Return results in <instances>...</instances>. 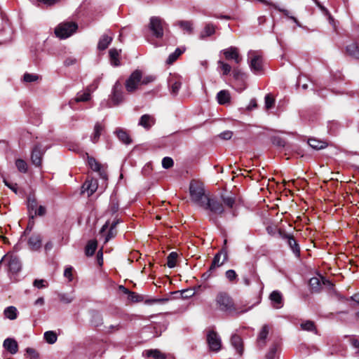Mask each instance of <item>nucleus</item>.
I'll use <instances>...</instances> for the list:
<instances>
[{
    "label": "nucleus",
    "instance_id": "nucleus-1",
    "mask_svg": "<svg viewBox=\"0 0 359 359\" xmlns=\"http://www.w3.org/2000/svg\"><path fill=\"white\" fill-rule=\"evenodd\" d=\"M215 306L220 311L228 313H236L237 314L245 313L251 309V307H249L245 310L238 311L232 298L224 292H220L217 294L215 297Z\"/></svg>",
    "mask_w": 359,
    "mask_h": 359
},
{
    "label": "nucleus",
    "instance_id": "nucleus-2",
    "mask_svg": "<svg viewBox=\"0 0 359 359\" xmlns=\"http://www.w3.org/2000/svg\"><path fill=\"white\" fill-rule=\"evenodd\" d=\"M189 194L191 201L201 208L205 206L209 199L205 194L204 184L199 181L192 180L190 182Z\"/></svg>",
    "mask_w": 359,
    "mask_h": 359
},
{
    "label": "nucleus",
    "instance_id": "nucleus-3",
    "mask_svg": "<svg viewBox=\"0 0 359 359\" xmlns=\"http://www.w3.org/2000/svg\"><path fill=\"white\" fill-rule=\"evenodd\" d=\"M248 61L250 68L254 74H261L263 69V55L260 50H249Z\"/></svg>",
    "mask_w": 359,
    "mask_h": 359
},
{
    "label": "nucleus",
    "instance_id": "nucleus-4",
    "mask_svg": "<svg viewBox=\"0 0 359 359\" xmlns=\"http://www.w3.org/2000/svg\"><path fill=\"white\" fill-rule=\"evenodd\" d=\"M78 29V25L74 22L60 23L55 29V35L60 39H67L72 36Z\"/></svg>",
    "mask_w": 359,
    "mask_h": 359
},
{
    "label": "nucleus",
    "instance_id": "nucleus-5",
    "mask_svg": "<svg viewBox=\"0 0 359 359\" xmlns=\"http://www.w3.org/2000/svg\"><path fill=\"white\" fill-rule=\"evenodd\" d=\"M165 25V22L161 18L154 16L150 18L149 29L154 37L161 39L163 36Z\"/></svg>",
    "mask_w": 359,
    "mask_h": 359
},
{
    "label": "nucleus",
    "instance_id": "nucleus-6",
    "mask_svg": "<svg viewBox=\"0 0 359 359\" xmlns=\"http://www.w3.org/2000/svg\"><path fill=\"white\" fill-rule=\"evenodd\" d=\"M142 71L139 69L135 70L128 79L126 81V89L128 93L135 92L141 83Z\"/></svg>",
    "mask_w": 359,
    "mask_h": 359
},
{
    "label": "nucleus",
    "instance_id": "nucleus-7",
    "mask_svg": "<svg viewBox=\"0 0 359 359\" xmlns=\"http://www.w3.org/2000/svg\"><path fill=\"white\" fill-rule=\"evenodd\" d=\"M228 255L227 252L225 249H222L219 252L217 253L212 260V264L210 266L209 270L203 274L204 279L210 277L212 271L218 266L223 264V263L227 259Z\"/></svg>",
    "mask_w": 359,
    "mask_h": 359
},
{
    "label": "nucleus",
    "instance_id": "nucleus-8",
    "mask_svg": "<svg viewBox=\"0 0 359 359\" xmlns=\"http://www.w3.org/2000/svg\"><path fill=\"white\" fill-rule=\"evenodd\" d=\"M209 349L214 352H218L222 348V339L220 336L214 330H209L206 336Z\"/></svg>",
    "mask_w": 359,
    "mask_h": 359
},
{
    "label": "nucleus",
    "instance_id": "nucleus-9",
    "mask_svg": "<svg viewBox=\"0 0 359 359\" xmlns=\"http://www.w3.org/2000/svg\"><path fill=\"white\" fill-rule=\"evenodd\" d=\"M203 208L209 210L211 212L215 215H221L224 211V207L220 202L210 198L207 201L205 205L203 206Z\"/></svg>",
    "mask_w": 359,
    "mask_h": 359
},
{
    "label": "nucleus",
    "instance_id": "nucleus-10",
    "mask_svg": "<svg viewBox=\"0 0 359 359\" xmlns=\"http://www.w3.org/2000/svg\"><path fill=\"white\" fill-rule=\"evenodd\" d=\"M222 52L226 60H232L236 64H239L242 61V57L239 54L238 48L235 46H230L222 50Z\"/></svg>",
    "mask_w": 359,
    "mask_h": 359
},
{
    "label": "nucleus",
    "instance_id": "nucleus-11",
    "mask_svg": "<svg viewBox=\"0 0 359 359\" xmlns=\"http://www.w3.org/2000/svg\"><path fill=\"white\" fill-rule=\"evenodd\" d=\"M111 100L115 105L118 104L123 100L122 85L119 81H116L112 88Z\"/></svg>",
    "mask_w": 359,
    "mask_h": 359
},
{
    "label": "nucleus",
    "instance_id": "nucleus-12",
    "mask_svg": "<svg viewBox=\"0 0 359 359\" xmlns=\"http://www.w3.org/2000/svg\"><path fill=\"white\" fill-rule=\"evenodd\" d=\"M88 163L90 168L99 173L100 177L104 181L107 180V175L102 165L93 157H88Z\"/></svg>",
    "mask_w": 359,
    "mask_h": 359
},
{
    "label": "nucleus",
    "instance_id": "nucleus-13",
    "mask_svg": "<svg viewBox=\"0 0 359 359\" xmlns=\"http://www.w3.org/2000/svg\"><path fill=\"white\" fill-rule=\"evenodd\" d=\"M6 261H8V267L10 272L15 273L21 269V263L19 259L13 255H6Z\"/></svg>",
    "mask_w": 359,
    "mask_h": 359
},
{
    "label": "nucleus",
    "instance_id": "nucleus-14",
    "mask_svg": "<svg viewBox=\"0 0 359 359\" xmlns=\"http://www.w3.org/2000/svg\"><path fill=\"white\" fill-rule=\"evenodd\" d=\"M270 327L269 325H264L259 331L257 338V346L262 348L265 346L266 344V339L268 337V334L269 333Z\"/></svg>",
    "mask_w": 359,
    "mask_h": 359
},
{
    "label": "nucleus",
    "instance_id": "nucleus-15",
    "mask_svg": "<svg viewBox=\"0 0 359 359\" xmlns=\"http://www.w3.org/2000/svg\"><path fill=\"white\" fill-rule=\"evenodd\" d=\"M269 299L274 309H278L283 306V298L280 292L278 290L273 291L269 295Z\"/></svg>",
    "mask_w": 359,
    "mask_h": 359
},
{
    "label": "nucleus",
    "instance_id": "nucleus-16",
    "mask_svg": "<svg viewBox=\"0 0 359 359\" xmlns=\"http://www.w3.org/2000/svg\"><path fill=\"white\" fill-rule=\"evenodd\" d=\"M231 344L239 355H242L243 354V341L240 336L236 334H233L231 338Z\"/></svg>",
    "mask_w": 359,
    "mask_h": 359
},
{
    "label": "nucleus",
    "instance_id": "nucleus-17",
    "mask_svg": "<svg viewBox=\"0 0 359 359\" xmlns=\"http://www.w3.org/2000/svg\"><path fill=\"white\" fill-rule=\"evenodd\" d=\"M28 245L33 251L39 250L42 245V237L40 234H33L28 240Z\"/></svg>",
    "mask_w": 359,
    "mask_h": 359
},
{
    "label": "nucleus",
    "instance_id": "nucleus-18",
    "mask_svg": "<svg viewBox=\"0 0 359 359\" xmlns=\"http://www.w3.org/2000/svg\"><path fill=\"white\" fill-rule=\"evenodd\" d=\"M156 122L155 118L149 114L142 115L138 122V125L143 127L146 130L150 129Z\"/></svg>",
    "mask_w": 359,
    "mask_h": 359
},
{
    "label": "nucleus",
    "instance_id": "nucleus-19",
    "mask_svg": "<svg viewBox=\"0 0 359 359\" xmlns=\"http://www.w3.org/2000/svg\"><path fill=\"white\" fill-rule=\"evenodd\" d=\"M112 40L113 36L111 34H110V32L109 31L108 33H105L101 36L97 43V48L100 50H104L107 49L109 44L111 43Z\"/></svg>",
    "mask_w": 359,
    "mask_h": 359
},
{
    "label": "nucleus",
    "instance_id": "nucleus-20",
    "mask_svg": "<svg viewBox=\"0 0 359 359\" xmlns=\"http://www.w3.org/2000/svg\"><path fill=\"white\" fill-rule=\"evenodd\" d=\"M4 348L11 354H15L18 351V344L15 339L6 338L3 343Z\"/></svg>",
    "mask_w": 359,
    "mask_h": 359
},
{
    "label": "nucleus",
    "instance_id": "nucleus-21",
    "mask_svg": "<svg viewBox=\"0 0 359 359\" xmlns=\"http://www.w3.org/2000/svg\"><path fill=\"white\" fill-rule=\"evenodd\" d=\"M104 130V126L100 123L97 122L93 128V132L90 136V140L93 144H96L100 137V135L102 131Z\"/></svg>",
    "mask_w": 359,
    "mask_h": 359
},
{
    "label": "nucleus",
    "instance_id": "nucleus-22",
    "mask_svg": "<svg viewBox=\"0 0 359 359\" xmlns=\"http://www.w3.org/2000/svg\"><path fill=\"white\" fill-rule=\"evenodd\" d=\"M42 156L43 151H41V147L39 145H36L34 147L31 155L32 163L36 166H40L41 163Z\"/></svg>",
    "mask_w": 359,
    "mask_h": 359
},
{
    "label": "nucleus",
    "instance_id": "nucleus-23",
    "mask_svg": "<svg viewBox=\"0 0 359 359\" xmlns=\"http://www.w3.org/2000/svg\"><path fill=\"white\" fill-rule=\"evenodd\" d=\"M90 99V90L87 89L85 91L79 92L76 94V96L74 99L71 100L69 101V105L72 108H73V104L74 102H87Z\"/></svg>",
    "mask_w": 359,
    "mask_h": 359
},
{
    "label": "nucleus",
    "instance_id": "nucleus-24",
    "mask_svg": "<svg viewBox=\"0 0 359 359\" xmlns=\"http://www.w3.org/2000/svg\"><path fill=\"white\" fill-rule=\"evenodd\" d=\"M283 238L287 241L288 245L296 256H299L300 250L299 245L294 237L289 234H285Z\"/></svg>",
    "mask_w": 359,
    "mask_h": 359
},
{
    "label": "nucleus",
    "instance_id": "nucleus-25",
    "mask_svg": "<svg viewBox=\"0 0 359 359\" xmlns=\"http://www.w3.org/2000/svg\"><path fill=\"white\" fill-rule=\"evenodd\" d=\"M121 50H117L116 48H111L109 51L110 63L114 67H118L121 65L120 62V53Z\"/></svg>",
    "mask_w": 359,
    "mask_h": 359
},
{
    "label": "nucleus",
    "instance_id": "nucleus-26",
    "mask_svg": "<svg viewBox=\"0 0 359 359\" xmlns=\"http://www.w3.org/2000/svg\"><path fill=\"white\" fill-rule=\"evenodd\" d=\"M216 98L219 104L224 105L230 102L231 95L229 90H222L217 93Z\"/></svg>",
    "mask_w": 359,
    "mask_h": 359
},
{
    "label": "nucleus",
    "instance_id": "nucleus-27",
    "mask_svg": "<svg viewBox=\"0 0 359 359\" xmlns=\"http://www.w3.org/2000/svg\"><path fill=\"white\" fill-rule=\"evenodd\" d=\"M215 32V27L211 24L208 23L205 25L204 29L201 32L199 35L200 39H205L208 36L213 35Z\"/></svg>",
    "mask_w": 359,
    "mask_h": 359
},
{
    "label": "nucleus",
    "instance_id": "nucleus-28",
    "mask_svg": "<svg viewBox=\"0 0 359 359\" xmlns=\"http://www.w3.org/2000/svg\"><path fill=\"white\" fill-rule=\"evenodd\" d=\"M83 189L87 191L88 196H91L97 189L96 180L86 181L83 185Z\"/></svg>",
    "mask_w": 359,
    "mask_h": 359
},
{
    "label": "nucleus",
    "instance_id": "nucleus-29",
    "mask_svg": "<svg viewBox=\"0 0 359 359\" xmlns=\"http://www.w3.org/2000/svg\"><path fill=\"white\" fill-rule=\"evenodd\" d=\"M143 354L154 359H166V355L158 349L147 350Z\"/></svg>",
    "mask_w": 359,
    "mask_h": 359
},
{
    "label": "nucleus",
    "instance_id": "nucleus-30",
    "mask_svg": "<svg viewBox=\"0 0 359 359\" xmlns=\"http://www.w3.org/2000/svg\"><path fill=\"white\" fill-rule=\"evenodd\" d=\"M18 310L15 306H10L6 307L4 311V315L5 318L9 320H15L18 317Z\"/></svg>",
    "mask_w": 359,
    "mask_h": 359
},
{
    "label": "nucleus",
    "instance_id": "nucleus-31",
    "mask_svg": "<svg viewBox=\"0 0 359 359\" xmlns=\"http://www.w3.org/2000/svg\"><path fill=\"white\" fill-rule=\"evenodd\" d=\"M347 53L353 57L359 59V46L356 43H352L346 48Z\"/></svg>",
    "mask_w": 359,
    "mask_h": 359
},
{
    "label": "nucleus",
    "instance_id": "nucleus-32",
    "mask_svg": "<svg viewBox=\"0 0 359 359\" xmlns=\"http://www.w3.org/2000/svg\"><path fill=\"white\" fill-rule=\"evenodd\" d=\"M118 140L126 144L131 142V139L128 134L121 128H118L115 131Z\"/></svg>",
    "mask_w": 359,
    "mask_h": 359
},
{
    "label": "nucleus",
    "instance_id": "nucleus-33",
    "mask_svg": "<svg viewBox=\"0 0 359 359\" xmlns=\"http://www.w3.org/2000/svg\"><path fill=\"white\" fill-rule=\"evenodd\" d=\"M175 25L189 34H191L193 32V24L191 21L181 20L176 22Z\"/></svg>",
    "mask_w": 359,
    "mask_h": 359
},
{
    "label": "nucleus",
    "instance_id": "nucleus-34",
    "mask_svg": "<svg viewBox=\"0 0 359 359\" xmlns=\"http://www.w3.org/2000/svg\"><path fill=\"white\" fill-rule=\"evenodd\" d=\"M321 279H323V277H313L309 280V285L313 291H319L321 286Z\"/></svg>",
    "mask_w": 359,
    "mask_h": 359
},
{
    "label": "nucleus",
    "instance_id": "nucleus-35",
    "mask_svg": "<svg viewBox=\"0 0 359 359\" xmlns=\"http://www.w3.org/2000/svg\"><path fill=\"white\" fill-rule=\"evenodd\" d=\"M184 51V49H181L180 48H176L173 53L169 55L166 60V63L168 65L172 64L175 61L177 60L180 55L183 53Z\"/></svg>",
    "mask_w": 359,
    "mask_h": 359
},
{
    "label": "nucleus",
    "instance_id": "nucleus-36",
    "mask_svg": "<svg viewBox=\"0 0 359 359\" xmlns=\"http://www.w3.org/2000/svg\"><path fill=\"white\" fill-rule=\"evenodd\" d=\"M300 326L303 330L308 332H313L315 334H317V330L315 326V323L311 320H306L302 323Z\"/></svg>",
    "mask_w": 359,
    "mask_h": 359
},
{
    "label": "nucleus",
    "instance_id": "nucleus-37",
    "mask_svg": "<svg viewBox=\"0 0 359 359\" xmlns=\"http://www.w3.org/2000/svg\"><path fill=\"white\" fill-rule=\"evenodd\" d=\"M97 241L95 240H91L88 241L86 247V255L87 256H92L94 255L96 249H97Z\"/></svg>",
    "mask_w": 359,
    "mask_h": 359
},
{
    "label": "nucleus",
    "instance_id": "nucleus-38",
    "mask_svg": "<svg viewBox=\"0 0 359 359\" xmlns=\"http://www.w3.org/2000/svg\"><path fill=\"white\" fill-rule=\"evenodd\" d=\"M222 200L223 203L225 204V205L229 208H233L236 202L235 196L232 194L228 196L222 195Z\"/></svg>",
    "mask_w": 359,
    "mask_h": 359
},
{
    "label": "nucleus",
    "instance_id": "nucleus-39",
    "mask_svg": "<svg viewBox=\"0 0 359 359\" xmlns=\"http://www.w3.org/2000/svg\"><path fill=\"white\" fill-rule=\"evenodd\" d=\"M44 339L47 343L53 344L56 342L57 336L53 331H47L44 333Z\"/></svg>",
    "mask_w": 359,
    "mask_h": 359
},
{
    "label": "nucleus",
    "instance_id": "nucleus-40",
    "mask_svg": "<svg viewBox=\"0 0 359 359\" xmlns=\"http://www.w3.org/2000/svg\"><path fill=\"white\" fill-rule=\"evenodd\" d=\"M177 256V253L175 252H172L169 254L167 257V266L169 268H173L175 266Z\"/></svg>",
    "mask_w": 359,
    "mask_h": 359
},
{
    "label": "nucleus",
    "instance_id": "nucleus-41",
    "mask_svg": "<svg viewBox=\"0 0 359 359\" xmlns=\"http://www.w3.org/2000/svg\"><path fill=\"white\" fill-rule=\"evenodd\" d=\"M309 146L315 149H321L325 147V143L316 139H309L308 141Z\"/></svg>",
    "mask_w": 359,
    "mask_h": 359
},
{
    "label": "nucleus",
    "instance_id": "nucleus-42",
    "mask_svg": "<svg viewBox=\"0 0 359 359\" xmlns=\"http://www.w3.org/2000/svg\"><path fill=\"white\" fill-rule=\"evenodd\" d=\"M59 299L64 304H70L74 299V297L70 294L60 293L58 294Z\"/></svg>",
    "mask_w": 359,
    "mask_h": 359
},
{
    "label": "nucleus",
    "instance_id": "nucleus-43",
    "mask_svg": "<svg viewBox=\"0 0 359 359\" xmlns=\"http://www.w3.org/2000/svg\"><path fill=\"white\" fill-rule=\"evenodd\" d=\"M36 5L37 6H40L41 5H43L46 7L54 6L55 4L60 2L62 0H35Z\"/></svg>",
    "mask_w": 359,
    "mask_h": 359
},
{
    "label": "nucleus",
    "instance_id": "nucleus-44",
    "mask_svg": "<svg viewBox=\"0 0 359 359\" xmlns=\"http://www.w3.org/2000/svg\"><path fill=\"white\" fill-rule=\"evenodd\" d=\"M218 65L222 71L223 75H228L231 71V67L222 60L218 61Z\"/></svg>",
    "mask_w": 359,
    "mask_h": 359
},
{
    "label": "nucleus",
    "instance_id": "nucleus-45",
    "mask_svg": "<svg viewBox=\"0 0 359 359\" xmlns=\"http://www.w3.org/2000/svg\"><path fill=\"white\" fill-rule=\"evenodd\" d=\"M15 165L18 170L21 172H26L27 171V163L22 159H18L15 161Z\"/></svg>",
    "mask_w": 359,
    "mask_h": 359
},
{
    "label": "nucleus",
    "instance_id": "nucleus-46",
    "mask_svg": "<svg viewBox=\"0 0 359 359\" xmlns=\"http://www.w3.org/2000/svg\"><path fill=\"white\" fill-rule=\"evenodd\" d=\"M37 208V201L35 198L29 197L27 199V208L29 213L32 214V211H35Z\"/></svg>",
    "mask_w": 359,
    "mask_h": 359
},
{
    "label": "nucleus",
    "instance_id": "nucleus-47",
    "mask_svg": "<svg viewBox=\"0 0 359 359\" xmlns=\"http://www.w3.org/2000/svg\"><path fill=\"white\" fill-rule=\"evenodd\" d=\"M265 108L266 109H271L275 103V100L271 96L270 94H266L264 97Z\"/></svg>",
    "mask_w": 359,
    "mask_h": 359
},
{
    "label": "nucleus",
    "instance_id": "nucleus-48",
    "mask_svg": "<svg viewBox=\"0 0 359 359\" xmlns=\"http://www.w3.org/2000/svg\"><path fill=\"white\" fill-rule=\"evenodd\" d=\"M171 86V93L177 95L181 88L182 83L180 81H175L174 82L170 81Z\"/></svg>",
    "mask_w": 359,
    "mask_h": 359
},
{
    "label": "nucleus",
    "instance_id": "nucleus-49",
    "mask_svg": "<svg viewBox=\"0 0 359 359\" xmlns=\"http://www.w3.org/2000/svg\"><path fill=\"white\" fill-rule=\"evenodd\" d=\"M38 79H39L38 75L34 74H29V73L25 74L24 77H23L24 81L25 82H28V83L36 81L38 80Z\"/></svg>",
    "mask_w": 359,
    "mask_h": 359
},
{
    "label": "nucleus",
    "instance_id": "nucleus-50",
    "mask_svg": "<svg viewBox=\"0 0 359 359\" xmlns=\"http://www.w3.org/2000/svg\"><path fill=\"white\" fill-rule=\"evenodd\" d=\"M34 286L37 287L38 289H42L48 287V283L46 280L43 279H36L34 281Z\"/></svg>",
    "mask_w": 359,
    "mask_h": 359
},
{
    "label": "nucleus",
    "instance_id": "nucleus-51",
    "mask_svg": "<svg viewBox=\"0 0 359 359\" xmlns=\"http://www.w3.org/2000/svg\"><path fill=\"white\" fill-rule=\"evenodd\" d=\"M173 163V160L170 157H164L162 160V166L165 169L172 167Z\"/></svg>",
    "mask_w": 359,
    "mask_h": 359
},
{
    "label": "nucleus",
    "instance_id": "nucleus-52",
    "mask_svg": "<svg viewBox=\"0 0 359 359\" xmlns=\"http://www.w3.org/2000/svg\"><path fill=\"white\" fill-rule=\"evenodd\" d=\"M226 278L231 282L237 279V274L233 269L227 270L225 273Z\"/></svg>",
    "mask_w": 359,
    "mask_h": 359
},
{
    "label": "nucleus",
    "instance_id": "nucleus-53",
    "mask_svg": "<svg viewBox=\"0 0 359 359\" xmlns=\"http://www.w3.org/2000/svg\"><path fill=\"white\" fill-rule=\"evenodd\" d=\"M3 182L7 187H8L10 189H11L14 193L17 194L18 185L16 183L10 182L4 177L3 179Z\"/></svg>",
    "mask_w": 359,
    "mask_h": 359
},
{
    "label": "nucleus",
    "instance_id": "nucleus-54",
    "mask_svg": "<svg viewBox=\"0 0 359 359\" xmlns=\"http://www.w3.org/2000/svg\"><path fill=\"white\" fill-rule=\"evenodd\" d=\"M116 235V230L109 227V229L104 238V243H107L110 239L114 238Z\"/></svg>",
    "mask_w": 359,
    "mask_h": 359
},
{
    "label": "nucleus",
    "instance_id": "nucleus-55",
    "mask_svg": "<svg viewBox=\"0 0 359 359\" xmlns=\"http://www.w3.org/2000/svg\"><path fill=\"white\" fill-rule=\"evenodd\" d=\"M155 79H156V77L153 75H148L146 76H143L142 75L141 83H142V85H147L148 83H150L154 81Z\"/></svg>",
    "mask_w": 359,
    "mask_h": 359
},
{
    "label": "nucleus",
    "instance_id": "nucleus-56",
    "mask_svg": "<svg viewBox=\"0 0 359 359\" xmlns=\"http://www.w3.org/2000/svg\"><path fill=\"white\" fill-rule=\"evenodd\" d=\"M46 213V208L45 206L39 205V208L36 209L34 211V214L32 215V217L33 218L34 216H43Z\"/></svg>",
    "mask_w": 359,
    "mask_h": 359
},
{
    "label": "nucleus",
    "instance_id": "nucleus-57",
    "mask_svg": "<svg viewBox=\"0 0 359 359\" xmlns=\"http://www.w3.org/2000/svg\"><path fill=\"white\" fill-rule=\"evenodd\" d=\"M277 351V347L276 346H273L269 348V351H268L266 354V358L267 359H276V353Z\"/></svg>",
    "mask_w": 359,
    "mask_h": 359
},
{
    "label": "nucleus",
    "instance_id": "nucleus-58",
    "mask_svg": "<svg viewBox=\"0 0 359 359\" xmlns=\"http://www.w3.org/2000/svg\"><path fill=\"white\" fill-rule=\"evenodd\" d=\"M72 270V267L69 266L67 267L64 271V276L68 278L69 281H72L73 280Z\"/></svg>",
    "mask_w": 359,
    "mask_h": 359
},
{
    "label": "nucleus",
    "instance_id": "nucleus-59",
    "mask_svg": "<svg viewBox=\"0 0 359 359\" xmlns=\"http://www.w3.org/2000/svg\"><path fill=\"white\" fill-rule=\"evenodd\" d=\"M128 299L131 302H137L140 301L141 297L135 292L130 291L128 295Z\"/></svg>",
    "mask_w": 359,
    "mask_h": 359
},
{
    "label": "nucleus",
    "instance_id": "nucleus-60",
    "mask_svg": "<svg viewBox=\"0 0 359 359\" xmlns=\"http://www.w3.org/2000/svg\"><path fill=\"white\" fill-rule=\"evenodd\" d=\"M77 62V60L74 57H68L64 61V65L66 67H69L75 65Z\"/></svg>",
    "mask_w": 359,
    "mask_h": 359
},
{
    "label": "nucleus",
    "instance_id": "nucleus-61",
    "mask_svg": "<svg viewBox=\"0 0 359 359\" xmlns=\"http://www.w3.org/2000/svg\"><path fill=\"white\" fill-rule=\"evenodd\" d=\"M219 137L224 140H229L232 137V132L229 131V130L224 131V132L220 133Z\"/></svg>",
    "mask_w": 359,
    "mask_h": 359
},
{
    "label": "nucleus",
    "instance_id": "nucleus-62",
    "mask_svg": "<svg viewBox=\"0 0 359 359\" xmlns=\"http://www.w3.org/2000/svg\"><path fill=\"white\" fill-rule=\"evenodd\" d=\"M257 107V101L255 99H252L250 100L249 105L248 107V109L251 110L254 108Z\"/></svg>",
    "mask_w": 359,
    "mask_h": 359
},
{
    "label": "nucleus",
    "instance_id": "nucleus-63",
    "mask_svg": "<svg viewBox=\"0 0 359 359\" xmlns=\"http://www.w3.org/2000/svg\"><path fill=\"white\" fill-rule=\"evenodd\" d=\"M351 344L354 348H359V340L355 338L351 339Z\"/></svg>",
    "mask_w": 359,
    "mask_h": 359
},
{
    "label": "nucleus",
    "instance_id": "nucleus-64",
    "mask_svg": "<svg viewBox=\"0 0 359 359\" xmlns=\"http://www.w3.org/2000/svg\"><path fill=\"white\" fill-rule=\"evenodd\" d=\"M351 299H352L353 301H354L355 302H356L357 304H359V293L353 294L351 297Z\"/></svg>",
    "mask_w": 359,
    "mask_h": 359
}]
</instances>
